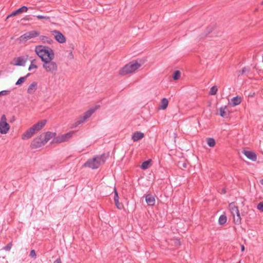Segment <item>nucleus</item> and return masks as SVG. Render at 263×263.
Returning <instances> with one entry per match:
<instances>
[{"label": "nucleus", "mask_w": 263, "mask_h": 263, "mask_svg": "<svg viewBox=\"0 0 263 263\" xmlns=\"http://www.w3.org/2000/svg\"><path fill=\"white\" fill-rule=\"evenodd\" d=\"M261 5H263V1L262 2V3H261Z\"/></svg>", "instance_id": "79ce46f5"}, {"label": "nucleus", "mask_w": 263, "mask_h": 263, "mask_svg": "<svg viewBox=\"0 0 263 263\" xmlns=\"http://www.w3.org/2000/svg\"><path fill=\"white\" fill-rule=\"evenodd\" d=\"M168 104V101L166 98H163L160 102L159 108L162 110H165Z\"/></svg>", "instance_id": "412c9836"}, {"label": "nucleus", "mask_w": 263, "mask_h": 263, "mask_svg": "<svg viewBox=\"0 0 263 263\" xmlns=\"http://www.w3.org/2000/svg\"><path fill=\"white\" fill-rule=\"evenodd\" d=\"M229 210L233 216V221L236 224L241 223V217L238 207L234 202H232L229 205Z\"/></svg>", "instance_id": "0eeeda50"}, {"label": "nucleus", "mask_w": 263, "mask_h": 263, "mask_svg": "<svg viewBox=\"0 0 263 263\" xmlns=\"http://www.w3.org/2000/svg\"><path fill=\"white\" fill-rule=\"evenodd\" d=\"M74 131H70L67 133L59 135L54 137L52 141V144H60L68 141L74 134Z\"/></svg>", "instance_id": "39448f33"}, {"label": "nucleus", "mask_w": 263, "mask_h": 263, "mask_svg": "<svg viewBox=\"0 0 263 263\" xmlns=\"http://www.w3.org/2000/svg\"><path fill=\"white\" fill-rule=\"evenodd\" d=\"M47 38L46 37V36H42L41 37V39L42 40V41H45V39H47Z\"/></svg>", "instance_id": "4c0bfd02"}, {"label": "nucleus", "mask_w": 263, "mask_h": 263, "mask_svg": "<svg viewBox=\"0 0 263 263\" xmlns=\"http://www.w3.org/2000/svg\"><path fill=\"white\" fill-rule=\"evenodd\" d=\"M151 160H148L143 162L141 166V168L144 170L147 169L151 166Z\"/></svg>", "instance_id": "b1692460"}, {"label": "nucleus", "mask_w": 263, "mask_h": 263, "mask_svg": "<svg viewBox=\"0 0 263 263\" xmlns=\"http://www.w3.org/2000/svg\"><path fill=\"white\" fill-rule=\"evenodd\" d=\"M213 30V28L212 27L207 28L206 32L203 34L204 36L208 35L209 33L212 32Z\"/></svg>", "instance_id": "473e14b6"}, {"label": "nucleus", "mask_w": 263, "mask_h": 263, "mask_svg": "<svg viewBox=\"0 0 263 263\" xmlns=\"http://www.w3.org/2000/svg\"><path fill=\"white\" fill-rule=\"evenodd\" d=\"M227 218L226 215H222L219 217L218 222L219 224L223 225L225 224L227 222Z\"/></svg>", "instance_id": "393cba45"}, {"label": "nucleus", "mask_w": 263, "mask_h": 263, "mask_svg": "<svg viewBox=\"0 0 263 263\" xmlns=\"http://www.w3.org/2000/svg\"><path fill=\"white\" fill-rule=\"evenodd\" d=\"M144 137V133L140 132H136L133 133L132 139L134 142L138 141Z\"/></svg>", "instance_id": "f3484780"}, {"label": "nucleus", "mask_w": 263, "mask_h": 263, "mask_svg": "<svg viewBox=\"0 0 263 263\" xmlns=\"http://www.w3.org/2000/svg\"><path fill=\"white\" fill-rule=\"evenodd\" d=\"M56 133L54 132H47L36 137L31 142V146L33 148H38L44 145L50 139L55 137Z\"/></svg>", "instance_id": "f03ea898"}, {"label": "nucleus", "mask_w": 263, "mask_h": 263, "mask_svg": "<svg viewBox=\"0 0 263 263\" xmlns=\"http://www.w3.org/2000/svg\"><path fill=\"white\" fill-rule=\"evenodd\" d=\"M30 75L29 73H28L26 77H21L16 82L15 85H20L22 83H23L26 80V78L27 77H28Z\"/></svg>", "instance_id": "bb28decb"}, {"label": "nucleus", "mask_w": 263, "mask_h": 263, "mask_svg": "<svg viewBox=\"0 0 263 263\" xmlns=\"http://www.w3.org/2000/svg\"><path fill=\"white\" fill-rule=\"evenodd\" d=\"M219 115L222 117H228L229 113L227 109V106L220 107L219 109Z\"/></svg>", "instance_id": "4be33fe9"}, {"label": "nucleus", "mask_w": 263, "mask_h": 263, "mask_svg": "<svg viewBox=\"0 0 263 263\" xmlns=\"http://www.w3.org/2000/svg\"><path fill=\"white\" fill-rule=\"evenodd\" d=\"M114 192H115L114 201H115V202L116 204V206L118 209L121 210L123 208V205L122 204V203L119 202V196H118L117 190L115 187L114 189Z\"/></svg>", "instance_id": "a211bd4d"}, {"label": "nucleus", "mask_w": 263, "mask_h": 263, "mask_svg": "<svg viewBox=\"0 0 263 263\" xmlns=\"http://www.w3.org/2000/svg\"><path fill=\"white\" fill-rule=\"evenodd\" d=\"M26 60L21 57H18L13 60V64L16 66H24Z\"/></svg>", "instance_id": "aec40b11"}, {"label": "nucleus", "mask_w": 263, "mask_h": 263, "mask_svg": "<svg viewBox=\"0 0 263 263\" xmlns=\"http://www.w3.org/2000/svg\"><path fill=\"white\" fill-rule=\"evenodd\" d=\"M53 263H62V261L60 258H58Z\"/></svg>", "instance_id": "e433bc0d"}, {"label": "nucleus", "mask_w": 263, "mask_h": 263, "mask_svg": "<svg viewBox=\"0 0 263 263\" xmlns=\"http://www.w3.org/2000/svg\"><path fill=\"white\" fill-rule=\"evenodd\" d=\"M43 63V68L46 72L51 74L56 73L58 70V65L53 60H47Z\"/></svg>", "instance_id": "423d86ee"}, {"label": "nucleus", "mask_w": 263, "mask_h": 263, "mask_svg": "<svg viewBox=\"0 0 263 263\" xmlns=\"http://www.w3.org/2000/svg\"><path fill=\"white\" fill-rule=\"evenodd\" d=\"M38 89V83L33 81L29 84L26 92L29 95H32L35 93Z\"/></svg>", "instance_id": "f8f14e48"}, {"label": "nucleus", "mask_w": 263, "mask_h": 263, "mask_svg": "<svg viewBox=\"0 0 263 263\" xmlns=\"http://www.w3.org/2000/svg\"><path fill=\"white\" fill-rule=\"evenodd\" d=\"M218 90V88L216 86H214L210 89V94L211 95H215L216 94Z\"/></svg>", "instance_id": "c85d7f7f"}, {"label": "nucleus", "mask_w": 263, "mask_h": 263, "mask_svg": "<svg viewBox=\"0 0 263 263\" xmlns=\"http://www.w3.org/2000/svg\"><path fill=\"white\" fill-rule=\"evenodd\" d=\"M242 153L247 157L249 159L253 161H256L257 160V155L256 154L251 151H247L243 150Z\"/></svg>", "instance_id": "2eb2a0df"}, {"label": "nucleus", "mask_w": 263, "mask_h": 263, "mask_svg": "<svg viewBox=\"0 0 263 263\" xmlns=\"http://www.w3.org/2000/svg\"><path fill=\"white\" fill-rule=\"evenodd\" d=\"M106 160L105 154L97 155L88 159L83 165V166L88 167L91 169H97L104 164Z\"/></svg>", "instance_id": "7ed1b4c3"}, {"label": "nucleus", "mask_w": 263, "mask_h": 263, "mask_svg": "<svg viewBox=\"0 0 263 263\" xmlns=\"http://www.w3.org/2000/svg\"><path fill=\"white\" fill-rule=\"evenodd\" d=\"M36 60H33L31 61V64L29 67V68H28V70L29 71L31 70L32 69H37V66L36 65Z\"/></svg>", "instance_id": "a878e982"}, {"label": "nucleus", "mask_w": 263, "mask_h": 263, "mask_svg": "<svg viewBox=\"0 0 263 263\" xmlns=\"http://www.w3.org/2000/svg\"><path fill=\"white\" fill-rule=\"evenodd\" d=\"M51 32L54 36L55 40L59 43H64L66 42V37L60 31L57 30H53Z\"/></svg>", "instance_id": "9b49d317"}, {"label": "nucleus", "mask_w": 263, "mask_h": 263, "mask_svg": "<svg viewBox=\"0 0 263 263\" xmlns=\"http://www.w3.org/2000/svg\"><path fill=\"white\" fill-rule=\"evenodd\" d=\"M40 34V32L37 30H32L29 32H27L24 34L23 35L20 36L17 40L19 41L20 43H24L27 42V41L31 40L32 39L36 37L39 36Z\"/></svg>", "instance_id": "6e6552de"}, {"label": "nucleus", "mask_w": 263, "mask_h": 263, "mask_svg": "<svg viewBox=\"0 0 263 263\" xmlns=\"http://www.w3.org/2000/svg\"><path fill=\"white\" fill-rule=\"evenodd\" d=\"M47 123L46 120H43L37 122L36 124L32 125L31 127L35 132V133L41 130L45 125Z\"/></svg>", "instance_id": "4468645a"}, {"label": "nucleus", "mask_w": 263, "mask_h": 263, "mask_svg": "<svg viewBox=\"0 0 263 263\" xmlns=\"http://www.w3.org/2000/svg\"><path fill=\"white\" fill-rule=\"evenodd\" d=\"M35 133L32 127L25 131L21 136V138L23 140H28L31 138Z\"/></svg>", "instance_id": "ddd939ff"}, {"label": "nucleus", "mask_w": 263, "mask_h": 263, "mask_svg": "<svg viewBox=\"0 0 263 263\" xmlns=\"http://www.w3.org/2000/svg\"><path fill=\"white\" fill-rule=\"evenodd\" d=\"M36 255L35 251L34 250H31L30 253V256L32 257H35Z\"/></svg>", "instance_id": "c9c22d12"}, {"label": "nucleus", "mask_w": 263, "mask_h": 263, "mask_svg": "<svg viewBox=\"0 0 263 263\" xmlns=\"http://www.w3.org/2000/svg\"><path fill=\"white\" fill-rule=\"evenodd\" d=\"M9 93V91L8 90H3L0 91V96H6L8 95Z\"/></svg>", "instance_id": "f704fd0d"}, {"label": "nucleus", "mask_w": 263, "mask_h": 263, "mask_svg": "<svg viewBox=\"0 0 263 263\" xmlns=\"http://www.w3.org/2000/svg\"><path fill=\"white\" fill-rule=\"evenodd\" d=\"M141 66V64L137 61H133L124 65L121 68L118 73L120 76H123L135 72Z\"/></svg>", "instance_id": "20e7f679"}, {"label": "nucleus", "mask_w": 263, "mask_h": 263, "mask_svg": "<svg viewBox=\"0 0 263 263\" xmlns=\"http://www.w3.org/2000/svg\"><path fill=\"white\" fill-rule=\"evenodd\" d=\"M70 55L71 57V58L72 59L73 58V55L72 54V52H70Z\"/></svg>", "instance_id": "ea45409f"}, {"label": "nucleus", "mask_w": 263, "mask_h": 263, "mask_svg": "<svg viewBox=\"0 0 263 263\" xmlns=\"http://www.w3.org/2000/svg\"><path fill=\"white\" fill-rule=\"evenodd\" d=\"M98 106H95L92 107L86 111L84 115L81 117H80L78 122V124H81L82 123L84 122L87 119H88L93 114L95 111L99 108Z\"/></svg>", "instance_id": "9d476101"}, {"label": "nucleus", "mask_w": 263, "mask_h": 263, "mask_svg": "<svg viewBox=\"0 0 263 263\" xmlns=\"http://www.w3.org/2000/svg\"><path fill=\"white\" fill-rule=\"evenodd\" d=\"M260 183L263 185V179L260 180Z\"/></svg>", "instance_id": "a19ab883"}, {"label": "nucleus", "mask_w": 263, "mask_h": 263, "mask_svg": "<svg viewBox=\"0 0 263 263\" xmlns=\"http://www.w3.org/2000/svg\"><path fill=\"white\" fill-rule=\"evenodd\" d=\"M145 201L147 204L149 206H154L156 202L155 197L150 194L145 196Z\"/></svg>", "instance_id": "6ab92c4d"}, {"label": "nucleus", "mask_w": 263, "mask_h": 263, "mask_svg": "<svg viewBox=\"0 0 263 263\" xmlns=\"http://www.w3.org/2000/svg\"><path fill=\"white\" fill-rule=\"evenodd\" d=\"M245 246L243 245H242L241 247V251H245Z\"/></svg>", "instance_id": "58836bf2"}, {"label": "nucleus", "mask_w": 263, "mask_h": 263, "mask_svg": "<svg viewBox=\"0 0 263 263\" xmlns=\"http://www.w3.org/2000/svg\"><path fill=\"white\" fill-rule=\"evenodd\" d=\"M180 77V71L178 70L175 71L174 73V75L173 76V79L175 80H177L179 79Z\"/></svg>", "instance_id": "c756f323"}, {"label": "nucleus", "mask_w": 263, "mask_h": 263, "mask_svg": "<svg viewBox=\"0 0 263 263\" xmlns=\"http://www.w3.org/2000/svg\"><path fill=\"white\" fill-rule=\"evenodd\" d=\"M10 130V125L7 121L6 116L2 115L0 119V133L1 134H7Z\"/></svg>", "instance_id": "1a4fd4ad"}, {"label": "nucleus", "mask_w": 263, "mask_h": 263, "mask_svg": "<svg viewBox=\"0 0 263 263\" xmlns=\"http://www.w3.org/2000/svg\"><path fill=\"white\" fill-rule=\"evenodd\" d=\"M12 246V242H10L4 248V249L6 251H9L11 249Z\"/></svg>", "instance_id": "7c9ffc66"}, {"label": "nucleus", "mask_w": 263, "mask_h": 263, "mask_svg": "<svg viewBox=\"0 0 263 263\" xmlns=\"http://www.w3.org/2000/svg\"><path fill=\"white\" fill-rule=\"evenodd\" d=\"M34 51L43 62L54 59V51L49 47L37 45L35 47Z\"/></svg>", "instance_id": "f257e3e1"}, {"label": "nucleus", "mask_w": 263, "mask_h": 263, "mask_svg": "<svg viewBox=\"0 0 263 263\" xmlns=\"http://www.w3.org/2000/svg\"><path fill=\"white\" fill-rule=\"evenodd\" d=\"M206 142L208 145L210 147H214L215 145V141L213 138H208Z\"/></svg>", "instance_id": "cd10ccee"}, {"label": "nucleus", "mask_w": 263, "mask_h": 263, "mask_svg": "<svg viewBox=\"0 0 263 263\" xmlns=\"http://www.w3.org/2000/svg\"><path fill=\"white\" fill-rule=\"evenodd\" d=\"M27 10H28V8L27 7L23 6L21 8L18 9L17 10L12 12L10 15H9L7 17V18H8L9 17H11V16H14L16 15L17 14L23 13V12H26L27 11Z\"/></svg>", "instance_id": "dca6fc26"}, {"label": "nucleus", "mask_w": 263, "mask_h": 263, "mask_svg": "<svg viewBox=\"0 0 263 263\" xmlns=\"http://www.w3.org/2000/svg\"><path fill=\"white\" fill-rule=\"evenodd\" d=\"M242 101V98L240 97L237 96L234 97L231 99V102L233 106H236L240 104Z\"/></svg>", "instance_id": "5701e85b"}, {"label": "nucleus", "mask_w": 263, "mask_h": 263, "mask_svg": "<svg viewBox=\"0 0 263 263\" xmlns=\"http://www.w3.org/2000/svg\"><path fill=\"white\" fill-rule=\"evenodd\" d=\"M36 17L39 20L45 19L46 20H49V19H50V18L48 16H45L40 15H37Z\"/></svg>", "instance_id": "72a5a7b5"}, {"label": "nucleus", "mask_w": 263, "mask_h": 263, "mask_svg": "<svg viewBox=\"0 0 263 263\" xmlns=\"http://www.w3.org/2000/svg\"><path fill=\"white\" fill-rule=\"evenodd\" d=\"M257 208L259 211L263 212V202H259L257 206Z\"/></svg>", "instance_id": "2f4dec72"}]
</instances>
